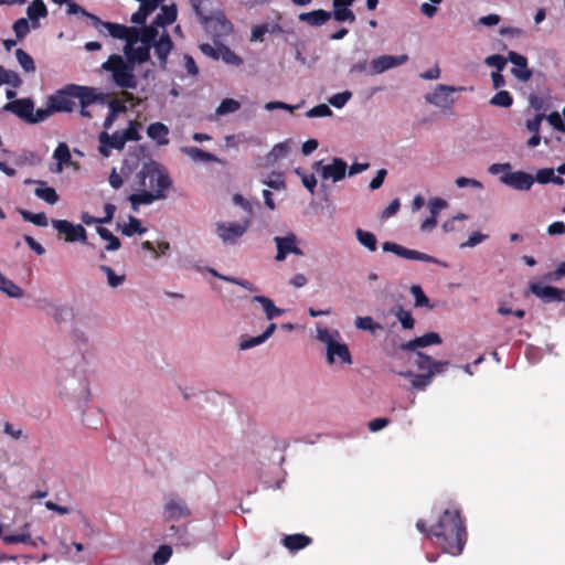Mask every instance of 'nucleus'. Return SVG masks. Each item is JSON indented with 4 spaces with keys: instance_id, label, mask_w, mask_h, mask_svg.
Segmentation results:
<instances>
[{
    "instance_id": "1",
    "label": "nucleus",
    "mask_w": 565,
    "mask_h": 565,
    "mask_svg": "<svg viewBox=\"0 0 565 565\" xmlns=\"http://www.w3.org/2000/svg\"><path fill=\"white\" fill-rule=\"evenodd\" d=\"M177 18L178 9L174 3L162 4L152 23L143 26V35L125 44L122 49L125 58L118 54L108 57L103 68L111 73L113 81L118 87L125 89L137 87L135 66L150 60L151 49L154 50L160 65L166 67L168 55L173 49V42L166 28L175 22Z\"/></svg>"
},
{
    "instance_id": "2",
    "label": "nucleus",
    "mask_w": 565,
    "mask_h": 565,
    "mask_svg": "<svg viewBox=\"0 0 565 565\" xmlns=\"http://www.w3.org/2000/svg\"><path fill=\"white\" fill-rule=\"evenodd\" d=\"M137 192L129 195L128 200L134 211L140 205H149L156 201L167 199V192L172 181L166 169L156 161L146 162L136 175Z\"/></svg>"
},
{
    "instance_id": "3",
    "label": "nucleus",
    "mask_w": 565,
    "mask_h": 565,
    "mask_svg": "<svg viewBox=\"0 0 565 565\" xmlns=\"http://www.w3.org/2000/svg\"><path fill=\"white\" fill-rule=\"evenodd\" d=\"M317 340L326 347L327 362L333 364H352V356L348 345L343 342L338 330H329L317 326Z\"/></svg>"
},
{
    "instance_id": "4",
    "label": "nucleus",
    "mask_w": 565,
    "mask_h": 565,
    "mask_svg": "<svg viewBox=\"0 0 565 565\" xmlns=\"http://www.w3.org/2000/svg\"><path fill=\"white\" fill-rule=\"evenodd\" d=\"M58 396L77 405L87 403L90 391L84 372L66 373L62 376L58 382Z\"/></svg>"
},
{
    "instance_id": "5",
    "label": "nucleus",
    "mask_w": 565,
    "mask_h": 565,
    "mask_svg": "<svg viewBox=\"0 0 565 565\" xmlns=\"http://www.w3.org/2000/svg\"><path fill=\"white\" fill-rule=\"evenodd\" d=\"M439 526L441 527V532H438L437 536H446L449 534L455 542L454 544L447 545L445 551L451 555L460 554L465 543V530L462 527L458 512L446 510L439 521Z\"/></svg>"
},
{
    "instance_id": "6",
    "label": "nucleus",
    "mask_w": 565,
    "mask_h": 565,
    "mask_svg": "<svg viewBox=\"0 0 565 565\" xmlns=\"http://www.w3.org/2000/svg\"><path fill=\"white\" fill-rule=\"evenodd\" d=\"M214 232L224 246H234L247 233L250 218L238 221H217L214 223Z\"/></svg>"
},
{
    "instance_id": "7",
    "label": "nucleus",
    "mask_w": 565,
    "mask_h": 565,
    "mask_svg": "<svg viewBox=\"0 0 565 565\" xmlns=\"http://www.w3.org/2000/svg\"><path fill=\"white\" fill-rule=\"evenodd\" d=\"M3 109L15 114L19 118L30 124H38L50 117V110H44V108H39L34 111V105L30 98L12 100L6 104Z\"/></svg>"
},
{
    "instance_id": "8",
    "label": "nucleus",
    "mask_w": 565,
    "mask_h": 565,
    "mask_svg": "<svg viewBox=\"0 0 565 565\" xmlns=\"http://www.w3.org/2000/svg\"><path fill=\"white\" fill-rule=\"evenodd\" d=\"M276 246L275 260L281 263L286 260L289 255L302 257L305 255L300 247V238L292 232H286L284 235L274 237Z\"/></svg>"
},
{
    "instance_id": "9",
    "label": "nucleus",
    "mask_w": 565,
    "mask_h": 565,
    "mask_svg": "<svg viewBox=\"0 0 565 565\" xmlns=\"http://www.w3.org/2000/svg\"><path fill=\"white\" fill-rule=\"evenodd\" d=\"M463 87L439 84L430 93L425 95V102L439 109H450L455 104L454 94L463 90Z\"/></svg>"
},
{
    "instance_id": "10",
    "label": "nucleus",
    "mask_w": 565,
    "mask_h": 565,
    "mask_svg": "<svg viewBox=\"0 0 565 565\" xmlns=\"http://www.w3.org/2000/svg\"><path fill=\"white\" fill-rule=\"evenodd\" d=\"M105 26H97L96 31L100 35H110L114 39L124 40L126 43L132 41L135 38L143 35V28L127 26L119 23L103 21Z\"/></svg>"
},
{
    "instance_id": "11",
    "label": "nucleus",
    "mask_w": 565,
    "mask_h": 565,
    "mask_svg": "<svg viewBox=\"0 0 565 565\" xmlns=\"http://www.w3.org/2000/svg\"><path fill=\"white\" fill-rule=\"evenodd\" d=\"M382 248L384 252L393 253L399 257L412 259V260H419V262H427V263H434L441 267L447 268L448 264L446 262L439 260L428 254L420 253L415 249H408L402 245H398L394 242H384L382 244Z\"/></svg>"
},
{
    "instance_id": "12",
    "label": "nucleus",
    "mask_w": 565,
    "mask_h": 565,
    "mask_svg": "<svg viewBox=\"0 0 565 565\" xmlns=\"http://www.w3.org/2000/svg\"><path fill=\"white\" fill-rule=\"evenodd\" d=\"M76 105L75 95L72 90V85L56 92L49 97L47 107L44 110H50V116L55 111H72Z\"/></svg>"
},
{
    "instance_id": "13",
    "label": "nucleus",
    "mask_w": 565,
    "mask_h": 565,
    "mask_svg": "<svg viewBox=\"0 0 565 565\" xmlns=\"http://www.w3.org/2000/svg\"><path fill=\"white\" fill-rule=\"evenodd\" d=\"M347 163L340 158H333L328 164H323L322 161H317L312 164V169L320 173L323 180H332V182H339L345 177Z\"/></svg>"
},
{
    "instance_id": "14",
    "label": "nucleus",
    "mask_w": 565,
    "mask_h": 565,
    "mask_svg": "<svg viewBox=\"0 0 565 565\" xmlns=\"http://www.w3.org/2000/svg\"><path fill=\"white\" fill-rule=\"evenodd\" d=\"M52 226L65 236L66 242H86V230L81 224H73L65 220H52Z\"/></svg>"
},
{
    "instance_id": "15",
    "label": "nucleus",
    "mask_w": 565,
    "mask_h": 565,
    "mask_svg": "<svg viewBox=\"0 0 565 565\" xmlns=\"http://www.w3.org/2000/svg\"><path fill=\"white\" fill-rule=\"evenodd\" d=\"M408 61V56L406 54L402 55H380L373 58L370 63V72L369 75H379L388 70L395 68L405 64Z\"/></svg>"
},
{
    "instance_id": "16",
    "label": "nucleus",
    "mask_w": 565,
    "mask_h": 565,
    "mask_svg": "<svg viewBox=\"0 0 565 565\" xmlns=\"http://www.w3.org/2000/svg\"><path fill=\"white\" fill-rule=\"evenodd\" d=\"M191 514L186 502L178 495H169L163 504V515L168 521L188 518Z\"/></svg>"
},
{
    "instance_id": "17",
    "label": "nucleus",
    "mask_w": 565,
    "mask_h": 565,
    "mask_svg": "<svg viewBox=\"0 0 565 565\" xmlns=\"http://www.w3.org/2000/svg\"><path fill=\"white\" fill-rule=\"evenodd\" d=\"M92 327L93 319L79 310L71 321V335L75 341L86 343L88 341V330Z\"/></svg>"
},
{
    "instance_id": "18",
    "label": "nucleus",
    "mask_w": 565,
    "mask_h": 565,
    "mask_svg": "<svg viewBox=\"0 0 565 565\" xmlns=\"http://www.w3.org/2000/svg\"><path fill=\"white\" fill-rule=\"evenodd\" d=\"M500 182L519 191H527L534 183V177L524 171L508 172L500 177Z\"/></svg>"
},
{
    "instance_id": "19",
    "label": "nucleus",
    "mask_w": 565,
    "mask_h": 565,
    "mask_svg": "<svg viewBox=\"0 0 565 565\" xmlns=\"http://www.w3.org/2000/svg\"><path fill=\"white\" fill-rule=\"evenodd\" d=\"M99 148L98 151L104 157H109L111 149L121 150L125 145V135L121 131H115L113 135H109L106 131H103L98 136Z\"/></svg>"
},
{
    "instance_id": "20",
    "label": "nucleus",
    "mask_w": 565,
    "mask_h": 565,
    "mask_svg": "<svg viewBox=\"0 0 565 565\" xmlns=\"http://www.w3.org/2000/svg\"><path fill=\"white\" fill-rule=\"evenodd\" d=\"M508 60L513 64L511 73L515 78L520 79L521 82H526L531 78L532 72L527 67V61L523 55L510 51L508 53Z\"/></svg>"
},
{
    "instance_id": "21",
    "label": "nucleus",
    "mask_w": 565,
    "mask_h": 565,
    "mask_svg": "<svg viewBox=\"0 0 565 565\" xmlns=\"http://www.w3.org/2000/svg\"><path fill=\"white\" fill-rule=\"evenodd\" d=\"M72 90L75 95V100H78L81 106H89L97 100L103 102L105 96L98 93L95 88L72 85Z\"/></svg>"
},
{
    "instance_id": "22",
    "label": "nucleus",
    "mask_w": 565,
    "mask_h": 565,
    "mask_svg": "<svg viewBox=\"0 0 565 565\" xmlns=\"http://www.w3.org/2000/svg\"><path fill=\"white\" fill-rule=\"evenodd\" d=\"M206 29L215 36L227 35L232 31V24L223 15L207 17V22H203Z\"/></svg>"
},
{
    "instance_id": "23",
    "label": "nucleus",
    "mask_w": 565,
    "mask_h": 565,
    "mask_svg": "<svg viewBox=\"0 0 565 565\" xmlns=\"http://www.w3.org/2000/svg\"><path fill=\"white\" fill-rule=\"evenodd\" d=\"M530 290L536 297L547 302L553 300L561 301L563 296V291L561 289L541 284H531Z\"/></svg>"
},
{
    "instance_id": "24",
    "label": "nucleus",
    "mask_w": 565,
    "mask_h": 565,
    "mask_svg": "<svg viewBox=\"0 0 565 565\" xmlns=\"http://www.w3.org/2000/svg\"><path fill=\"white\" fill-rule=\"evenodd\" d=\"M440 343H441L440 335L436 332H429V333H426V334L418 337L414 340L408 341L407 343L403 344L402 348L404 350L415 351L417 348H425L428 345L440 344Z\"/></svg>"
},
{
    "instance_id": "25",
    "label": "nucleus",
    "mask_w": 565,
    "mask_h": 565,
    "mask_svg": "<svg viewBox=\"0 0 565 565\" xmlns=\"http://www.w3.org/2000/svg\"><path fill=\"white\" fill-rule=\"evenodd\" d=\"M298 19L301 22H305L311 26H320L331 19V13L322 9H319L310 12L300 13L298 15Z\"/></svg>"
},
{
    "instance_id": "26",
    "label": "nucleus",
    "mask_w": 565,
    "mask_h": 565,
    "mask_svg": "<svg viewBox=\"0 0 565 565\" xmlns=\"http://www.w3.org/2000/svg\"><path fill=\"white\" fill-rule=\"evenodd\" d=\"M28 20L31 21L32 29L40 26L39 19L47 15V9L42 0H33L26 8Z\"/></svg>"
},
{
    "instance_id": "27",
    "label": "nucleus",
    "mask_w": 565,
    "mask_h": 565,
    "mask_svg": "<svg viewBox=\"0 0 565 565\" xmlns=\"http://www.w3.org/2000/svg\"><path fill=\"white\" fill-rule=\"evenodd\" d=\"M169 128L162 122H153L147 128V136L156 141L158 146H167L169 143Z\"/></svg>"
},
{
    "instance_id": "28",
    "label": "nucleus",
    "mask_w": 565,
    "mask_h": 565,
    "mask_svg": "<svg viewBox=\"0 0 565 565\" xmlns=\"http://www.w3.org/2000/svg\"><path fill=\"white\" fill-rule=\"evenodd\" d=\"M159 7L158 3L156 2H152L151 0H140V7H139V10L137 12H135L131 18H130V21L134 23V24H139V25H145L146 21H147V18Z\"/></svg>"
},
{
    "instance_id": "29",
    "label": "nucleus",
    "mask_w": 565,
    "mask_h": 565,
    "mask_svg": "<svg viewBox=\"0 0 565 565\" xmlns=\"http://www.w3.org/2000/svg\"><path fill=\"white\" fill-rule=\"evenodd\" d=\"M252 302H257L260 305V307L268 320H271L275 317H279L284 313V310L276 307L274 301L266 296H254L252 298Z\"/></svg>"
},
{
    "instance_id": "30",
    "label": "nucleus",
    "mask_w": 565,
    "mask_h": 565,
    "mask_svg": "<svg viewBox=\"0 0 565 565\" xmlns=\"http://www.w3.org/2000/svg\"><path fill=\"white\" fill-rule=\"evenodd\" d=\"M181 152L194 162H217V158L198 147H182Z\"/></svg>"
},
{
    "instance_id": "31",
    "label": "nucleus",
    "mask_w": 565,
    "mask_h": 565,
    "mask_svg": "<svg viewBox=\"0 0 565 565\" xmlns=\"http://www.w3.org/2000/svg\"><path fill=\"white\" fill-rule=\"evenodd\" d=\"M53 310L54 311L51 317L57 323L71 322L79 311L78 309L68 305H57L56 308H53Z\"/></svg>"
},
{
    "instance_id": "32",
    "label": "nucleus",
    "mask_w": 565,
    "mask_h": 565,
    "mask_svg": "<svg viewBox=\"0 0 565 565\" xmlns=\"http://www.w3.org/2000/svg\"><path fill=\"white\" fill-rule=\"evenodd\" d=\"M354 233L356 241L361 246H363L371 253H374L377 249V239L372 232L362 228H356Z\"/></svg>"
},
{
    "instance_id": "33",
    "label": "nucleus",
    "mask_w": 565,
    "mask_h": 565,
    "mask_svg": "<svg viewBox=\"0 0 565 565\" xmlns=\"http://www.w3.org/2000/svg\"><path fill=\"white\" fill-rule=\"evenodd\" d=\"M34 194L49 204H55L58 201V195L54 188L47 186L44 181H38V186Z\"/></svg>"
},
{
    "instance_id": "34",
    "label": "nucleus",
    "mask_w": 565,
    "mask_h": 565,
    "mask_svg": "<svg viewBox=\"0 0 565 565\" xmlns=\"http://www.w3.org/2000/svg\"><path fill=\"white\" fill-rule=\"evenodd\" d=\"M0 291L6 294L10 298H22L24 296V291L15 285L11 279L7 278L4 275L0 273Z\"/></svg>"
},
{
    "instance_id": "35",
    "label": "nucleus",
    "mask_w": 565,
    "mask_h": 565,
    "mask_svg": "<svg viewBox=\"0 0 565 565\" xmlns=\"http://www.w3.org/2000/svg\"><path fill=\"white\" fill-rule=\"evenodd\" d=\"M291 148V142L289 140L279 142L273 147V149L266 156V160L269 164H274L278 160L282 159L288 154Z\"/></svg>"
},
{
    "instance_id": "36",
    "label": "nucleus",
    "mask_w": 565,
    "mask_h": 565,
    "mask_svg": "<svg viewBox=\"0 0 565 565\" xmlns=\"http://www.w3.org/2000/svg\"><path fill=\"white\" fill-rule=\"evenodd\" d=\"M354 326L359 330L369 331L373 335H376L380 331H383V326L373 320L372 317H356L354 320Z\"/></svg>"
},
{
    "instance_id": "37",
    "label": "nucleus",
    "mask_w": 565,
    "mask_h": 565,
    "mask_svg": "<svg viewBox=\"0 0 565 565\" xmlns=\"http://www.w3.org/2000/svg\"><path fill=\"white\" fill-rule=\"evenodd\" d=\"M119 230L122 235L131 236L134 234L142 235L147 232L146 227L142 226L140 220L135 216H129L128 222L119 225Z\"/></svg>"
},
{
    "instance_id": "38",
    "label": "nucleus",
    "mask_w": 565,
    "mask_h": 565,
    "mask_svg": "<svg viewBox=\"0 0 565 565\" xmlns=\"http://www.w3.org/2000/svg\"><path fill=\"white\" fill-rule=\"evenodd\" d=\"M99 270L103 271L107 277V285L110 288H117L121 286L126 280L125 274H116L111 267L107 265H100Z\"/></svg>"
},
{
    "instance_id": "39",
    "label": "nucleus",
    "mask_w": 565,
    "mask_h": 565,
    "mask_svg": "<svg viewBox=\"0 0 565 565\" xmlns=\"http://www.w3.org/2000/svg\"><path fill=\"white\" fill-rule=\"evenodd\" d=\"M391 312L398 319L402 327L404 329H413L414 328V318L412 313L405 310L402 306H395L391 309Z\"/></svg>"
},
{
    "instance_id": "40",
    "label": "nucleus",
    "mask_w": 565,
    "mask_h": 565,
    "mask_svg": "<svg viewBox=\"0 0 565 565\" xmlns=\"http://www.w3.org/2000/svg\"><path fill=\"white\" fill-rule=\"evenodd\" d=\"M310 543V539L302 534L287 535L284 539V545L289 550H299L307 546Z\"/></svg>"
},
{
    "instance_id": "41",
    "label": "nucleus",
    "mask_w": 565,
    "mask_h": 565,
    "mask_svg": "<svg viewBox=\"0 0 565 565\" xmlns=\"http://www.w3.org/2000/svg\"><path fill=\"white\" fill-rule=\"evenodd\" d=\"M102 239L107 242L106 250H117L120 247V241L109 230L98 226L96 228Z\"/></svg>"
},
{
    "instance_id": "42",
    "label": "nucleus",
    "mask_w": 565,
    "mask_h": 565,
    "mask_svg": "<svg viewBox=\"0 0 565 565\" xmlns=\"http://www.w3.org/2000/svg\"><path fill=\"white\" fill-rule=\"evenodd\" d=\"M548 99L550 97L547 95H531L529 97V104L536 111V115H545L548 109Z\"/></svg>"
},
{
    "instance_id": "43",
    "label": "nucleus",
    "mask_w": 565,
    "mask_h": 565,
    "mask_svg": "<svg viewBox=\"0 0 565 565\" xmlns=\"http://www.w3.org/2000/svg\"><path fill=\"white\" fill-rule=\"evenodd\" d=\"M20 215L25 222H30L34 225L45 227L49 224V220L45 215V213H31L26 210H19Z\"/></svg>"
},
{
    "instance_id": "44",
    "label": "nucleus",
    "mask_w": 565,
    "mask_h": 565,
    "mask_svg": "<svg viewBox=\"0 0 565 565\" xmlns=\"http://www.w3.org/2000/svg\"><path fill=\"white\" fill-rule=\"evenodd\" d=\"M241 108V103L233 98L223 99L217 106L215 113L217 116H225L236 113Z\"/></svg>"
},
{
    "instance_id": "45",
    "label": "nucleus",
    "mask_w": 565,
    "mask_h": 565,
    "mask_svg": "<svg viewBox=\"0 0 565 565\" xmlns=\"http://www.w3.org/2000/svg\"><path fill=\"white\" fill-rule=\"evenodd\" d=\"M217 54L220 60L228 65L239 66L243 63V60L225 45L220 47Z\"/></svg>"
},
{
    "instance_id": "46",
    "label": "nucleus",
    "mask_w": 565,
    "mask_h": 565,
    "mask_svg": "<svg viewBox=\"0 0 565 565\" xmlns=\"http://www.w3.org/2000/svg\"><path fill=\"white\" fill-rule=\"evenodd\" d=\"M15 57L19 65L28 73L35 71L33 58L22 49L15 51Z\"/></svg>"
},
{
    "instance_id": "47",
    "label": "nucleus",
    "mask_w": 565,
    "mask_h": 565,
    "mask_svg": "<svg viewBox=\"0 0 565 565\" xmlns=\"http://www.w3.org/2000/svg\"><path fill=\"white\" fill-rule=\"evenodd\" d=\"M53 158L63 166H67L71 163V152L70 148L66 143L61 142L57 148L54 150Z\"/></svg>"
},
{
    "instance_id": "48",
    "label": "nucleus",
    "mask_w": 565,
    "mask_h": 565,
    "mask_svg": "<svg viewBox=\"0 0 565 565\" xmlns=\"http://www.w3.org/2000/svg\"><path fill=\"white\" fill-rule=\"evenodd\" d=\"M513 103V99L511 97V95L509 94V92L507 90H500L491 99H490V104L492 106H497V107H503V108H508L512 105Z\"/></svg>"
},
{
    "instance_id": "49",
    "label": "nucleus",
    "mask_w": 565,
    "mask_h": 565,
    "mask_svg": "<svg viewBox=\"0 0 565 565\" xmlns=\"http://www.w3.org/2000/svg\"><path fill=\"white\" fill-rule=\"evenodd\" d=\"M12 29L17 38L19 40H22L30 32V29H32L31 21L28 20L26 18L18 19L13 23Z\"/></svg>"
},
{
    "instance_id": "50",
    "label": "nucleus",
    "mask_w": 565,
    "mask_h": 565,
    "mask_svg": "<svg viewBox=\"0 0 565 565\" xmlns=\"http://www.w3.org/2000/svg\"><path fill=\"white\" fill-rule=\"evenodd\" d=\"M264 342H265V340L263 339V337L260 334L257 337L243 335L239 339L238 349L241 351H246L254 347L260 345Z\"/></svg>"
},
{
    "instance_id": "51",
    "label": "nucleus",
    "mask_w": 565,
    "mask_h": 565,
    "mask_svg": "<svg viewBox=\"0 0 565 565\" xmlns=\"http://www.w3.org/2000/svg\"><path fill=\"white\" fill-rule=\"evenodd\" d=\"M468 220V215L465 214V213H458L456 214L455 216L448 218L447 221H445L443 223V231L445 233H452V232H456V231H459V228L456 226V223L457 222H460V221H466Z\"/></svg>"
},
{
    "instance_id": "52",
    "label": "nucleus",
    "mask_w": 565,
    "mask_h": 565,
    "mask_svg": "<svg viewBox=\"0 0 565 565\" xmlns=\"http://www.w3.org/2000/svg\"><path fill=\"white\" fill-rule=\"evenodd\" d=\"M306 116L308 118L330 117V116H332V110L330 109V107L328 105L319 104V105L312 107L311 109H309L306 113Z\"/></svg>"
},
{
    "instance_id": "53",
    "label": "nucleus",
    "mask_w": 565,
    "mask_h": 565,
    "mask_svg": "<svg viewBox=\"0 0 565 565\" xmlns=\"http://www.w3.org/2000/svg\"><path fill=\"white\" fill-rule=\"evenodd\" d=\"M352 97V93L350 90H344L342 93H338L331 96L328 102L335 108H342Z\"/></svg>"
},
{
    "instance_id": "54",
    "label": "nucleus",
    "mask_w": 565,
    "mask_h": 565,
    "mask_svg": "<svg viewBox=\"0 0 565 565\" xmlns=\"http://www.w3.org/2000/svg\"><path fill=\"white\" fill-rule=\"evenodd\" d=\"M331 17H333L334 20H337L338 22H344V21L354 22L355 21V15H354L353 11L350 10L349 8L334 9L333 13H331Z\"/></svg>"
},
{
    "instance_id": "55",
    "label": "nucleus",
    "mask_w": 565,
    "mask_h": 565,
    "mask_svg": "<svg viewBox=\"0 0 565 565\" xmlns=\"http://www.w3.org/2000/svg\"><path fill=\"white\" fill-rule=\"evenodd\" d=\"M448 205L447 201L441 198H431L428 201V209L430 212V216L438 217V214L441 210L446 209Z\"/></svg>"
},
{
    "instance_id": "56",
    "label": "nucleus",
    "mask_w": 565,
    "mask_h": 565,
    "mask_svg": "<svg viewBox=\"0 0 565 565\" xmlns=\"http://www.w3.org/2000/svg\"><path fill=\"white\" fill-rule=\"evenodd\" d=\"M411 294L415 298L416 307H429V299L423 292L420 286L414 285L411 287Z\"/></svg>"
},
{
    "instance_id": "57",
    "label": "nucleus",
    "mask_w": 565,
    "mask_h": 565,
    "mask_svg": "<svg viewBox=\"0 0 565 565\" xmlns=\"http://www.w3.org/2000/svg\"><path fill=\"white\" fill-rule=\"evenodd\" d=\"M455 184L457 185V188L459 189H462V188H466V186H470L475 190H482L483 189V184L477 180V179H472V178H467V177H459L455 180Z\"/></svg>"
},
{
    "instance_id": "58",
    "label": "nucleus",
    "mask_w": 565,
    "mask_h": 565,
    "mask_svg": "<svg viewBox=\"0 0 565 565\" xmlns=\"http://www.w3.org/2000/svg\"><path fill=\"white\" fill-rule=\"evenodd\" d=\"M172 554V550L168 545H162L153 555V563L156 565H163Z\"/></svg>"
},
{
    "instance_id": "59",
    "label": "nucleus",
    "mask_w": 565,
    "mask_h": 565,
    "mask_svg": "<svg viewBox=\"0 0 565 565\" xmlns=\"http://www.w3.org/2000/svg\"><path fill=\"white\" fill-rule=\"evenodd\" d=\"M545 119L554 129L565 131V118L563 119L557 111H553L548 116L545 115Z\"/></svg>"
},
{
    "instance_id": "60",
    "label": "nucleus",
    "mask_w": 565,
    "mask_h": 565,
    "mask_svg": "<svg viewBox=\"0 0 565 565\" xmlns=\"http://www.w3.org/2000/svg\"><path fill=\"white\" fill-rule=\"evenodd\" d=\"M209 0H190V3L195 11V13L200 17L202 22H207L206 4Z\"/></svg>"
},
{
    "instance_id": "61",
    "label": "nucleus",
    "mask_w": 565,
    "mask_h": 565,
    "mask_svg": "<svg viewBox=\"0 0 565 565\" xmlns=\"http://www.w3.org/2000/svg\"><path fill=\"white\" fill-rule=\"evenodd\" d=\"M484 63L488 66L495 67L498 72H501L507 65V60L499 54H493L486 57Z\"/></svg>"
},
{
    "instance_id": "62",
    "label": "nucleus",
    "mask_w": 565,
    "mask_h": 565,
    "mask_svg": "<svg viewBox=\"0 0 565 565\" xmlns=\"http://www.w3.org/2000/svg\"><path fill=\"white\" fill-rule=\"evenodd\" d=\"M139 124L136 121H130L127 129H125L122 135H125V140L127 141H138L140 139V135L138 132Z\"/></svg>"
},
{
    "instance_id": "63",
    "label": "nucleus",
    "mask_w": 565,
    "mask_h": 565,
    "mask_svg": "<svg viewBox=\"0 0 565 565\" xmlns=\"http://www.w3.org/2000/svg\"><path fill=\"white\" fill-rule=\"evenodd\" d=\"M296 173L301 178V182L303 186L310 191V193L315 192V188L317 185V180L313 174H306L300 171V169L296 170Z\"/></svg>"
},
{
    "instance_id": "64",
    "label": "nucleus",
    "mask_w": 565,
    "mask_h": 565,
    "mask_svg": "<svg viewBox=\"0 0 565 565\" xmlns=\"http://www.w3.org/2000/svg\"><path fill=\"white\" fill-rule=\"evenodd\" d=\"M487 235L481 234L480 232L472 233L468 239L460 244V248L475 247L478 244L482 243L487 239Z\"/></svg>"
}]
</instances>
